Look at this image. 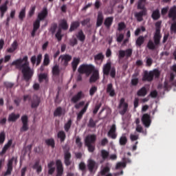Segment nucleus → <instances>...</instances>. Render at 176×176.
<instances>
[{
    "label": "nucleus",
    "mask_w": 176,
    "mask_h": 176,
    "mask_svg": "<svg viewBox=\"0 0 176 176\" xmlns=\"http://www.w3.org/2000/svg\"><path fill=\"white\" fill-rule=\"evenodd\" d=\"M160 76V72L157 69H154L153 71H150L149 72L148 71H145L144 72L142 80L151 82L153 80L154 76L155 77V78H158Z\"/></svg>",
    "instance_id": "20e7f679"
},
{
    "label": "nucleus",
    "mask_w": 176,
    "mask_h": 176,
    "mask_svg": "<svg viewBox=\"0 0 176 176\" xmlns=\"http://www.w3.org/2000/svg\"><path fill=\"white\" fill-rule=\"evenodd\" d=\"M153 63V60L151 58H146V66L151 67Z\"/></svg>",
    "instance_id": "338daca9"
},
{
    "label": "nucleus",
    "mask_w": 176,
    "mask_h": 176,
    "mask_svg": "<svg viewBox=\"0 0 176 176\" xmlns=\"http://www.w3.org/2000/svg\"><path fill=\"white\" fill-rule=\"evenodd\" d=\"M101 156L104 160H106V159H107V157H109V153L106 150H102Z\"/></svg>",
    "instance_id": "8fccbe9b"
},
{
    "label": "nucleus",
    "mask_w": 176,
    "mask_h": 176,
    "mask_svg": "<svg viewBox=\"0 0 176 176\" xmlns=\"http://www.w3.org/2000/svg\"><path fill=\"white\" fill-rule=\"evenodd\" d=\"M72 120H69L68 122L65 124L64 129H65V131H66V133H68L69 129H71V126H72Z\"/></svg>",
    "instance_id": "09e8293b"
},
{
    "label": "nucleus",
    "mask_w": 176,
    "mask_h": 176,
    "mask_svg": "<svg viewBox=\"0 0 176 176\" xmlns=\"http://www.w3.org/2000/svg\"><path fill=\"white\" fill-rule=\"evenodd\" d=\"M78 44V41L76 38H72L69 41V45L72 47Z\"/></svg>",
    "instance_id": "052dcab7"
},
{
    "label": "nucleus",
    "mask_w": 176,
    "mask_h": 176,
    "mask_svg": "<svg viewBox=\"0 0 176 176\" xmlns=\"http://www.w3.org/2000/svg\"><path fill=\"white\" fill-rule=\"evenodd\" d=\"M97 122L98 121H94V119L91 118L87 124V127H89L90 129H95V127H96Z\"/></svg>",
    "instance_id": "ea45409f"
},
{
    "label": "nucleus",
    "mask_w": 176,
    "mask_h": 176,
    "mask_svg": "<svg viewBox=\"0 0 176 176\" xmlns=\"http://www.w3.org/2000/svg\"><path fill=\"white\" fill-rule=\"evenodd\" d=\"M97 90H98L97 87L93 86V87L90 89V90H89V95H90L91 96H93L94 95V94L97 91Z\"/></svg>",
    "instance_id": "13d9d810"
},
{
    "label": "nucleus",
    "mask_w": 176,
    "mask_h": 176,
    "mask_svg": "<svg viewBox=\"0 0 176 176\" xmlns=\"http://www.w3.org/2000/svg\"><path fill=\"white\" fill-rule=\"evenodd\" d=\"M84 96H85V94L82 91H80L72 98V102L76 104Z\"/></svg>",
    "instance_id": "6ab92c4d"
},
{
    "label": "nucleus",
    "mask_w": 176,
    "mask_h": 176,
    "mask_svg": "<svg viewBox=\"0 0 176 176\" xmlns=\"http://www.w3.org/2000/svg\"><path fill=\"white\" fill-rule=\"evenodd\" d=\"M32 168L34 170H36L37 173H41L42 171V167L39 165V161H36L35 164L33 165Z\"/></svg>",
    "instance_id": "4c0bfd02"
},
{
    "label": "nucleus",
    "mask_w": 176,
    "mask_h": 176,
    "mask_svg": "<svg viewBox=\"0 0 176 176\" xmlns=\"http://www.w3.org/2000/svg\"><path fill=\"white\" fill-rule=\"evenodd\" d=\"M147 15V10H142L135 14L137 21L141 22L143 21V16Z\"/></svg>",
    "instance_id": "aec40b11"
},
{
    "label": "nucleus",
    "mask_w": 176,
    "mask_h": 176,
    "mask_svg": "<svg viewBox=\"0 0 176 176\" xmlns=\"http://www.w3.org/2000/svg\"><path fill=\"white\" fill-rule=\"evenodd\" d=\"M101 105H102V104H101V103H99V104H96V105L95 106V108H94V111H93V113H94V114H96V113H97V112H98V110L100 109Z\"/></svg>",
    "instance_id": "774afa93"
},
{
    "label": "nucleus",
    "mask_w": 176,
    "mask_h": 176,
    "mask_svg": "<svg viewBox=\"0 0 176 176\" xmlns=\"http://www.w3.org/2000/svg\"><path fill=\"white\" fill-rule=\"evenodd\" d=\"M80 23L78 21H73L70 25L69 32H72L76 30L78 28H79Z\"/></svg>",
    "instance_id": "c85d7f7f"
},
{
    "label": "nucleus",
    "mask_w": 176,
    "mask_h": 176,
    "mask_svg": "<svg viewBox=\"0 0 176 176\" xmlns=\"http://www.w3.org/2000/svg\"><path fill=\"white\" fill-rule=\"evenodd\" d=\"M142 121L145 127H149L151 123V116L148 113L144 114L142 118Z\"/></svg>",
    "instance_id": "f8f14e48"
},
{
    "label": "nucleus",
    "mask_w": 176,
    "mask_h": 176,
    "mask_svg": "<svg viewBox=\"0 0 176 176\" xmlns=\"http://www.w3.org/2000/svg\"><path fill=\"white\" fill-rule=\"evenodd\" d=\"M151 17L155 21H157V20L160 19V18L161 17V14H160V10L157 9V10H154L153 12Z\"/></svg>",
    "instance_id": "f704fd0d"
},
{
    "label": "nucleus",
    "mask_w": 176,
    "mask_h": 176,
    "mask_svg": "<svg viewBox=\"0 0 176 176\" xmlns=\"http://www.w3.org/2000/svg\"><path fill=\"white\" fill-rule=\"evenodd\" d=\"M11 65H15L16 68L22 70L24 79L28 81L33 76V71L30 67L28 57L25 56L23 58H19L11 63Z\"/></svg>",
    "instance_id": "f257e3e1"
},
{
    "label": "nucleus",
    "mask_w": 176,
    "mask_h": 176,
    "mask_svg": "<svg viewBox=\"0 0 176 176\" xmlns=\"http://www.w3.org/2000/svg\"><path fill=\"white\" fill-rule=\"evenodd\" d=\"M144 38L143 36H140L138 38L136 41V45L138 47H141L142 45L144 43Z\"/></svg>",
    "instance_id": "a18cd8bd"
},
{
    "label": "nucleus",
    "mask_w": 176,
    "mask_h": 176,
    "mask_svg": "<svg viewBox=\"0 0 176 176\" xmlns=\"http://www.w3.org/2000/svg\"><path fill=\"white\" fill-rule=\"evenodd\" d=\"M3 85L7 89H11L14 86V83L9 82H4Z\"/></svg>",
    "instance_id": "e2e57ef3"
},
{
    "label": "nucleus",
    "mask_w": 176,
    "mask_h": 176,
    "mask_svg": "<svg viewBox=\"0 0 176 176\" xmlns=\"http://www.w3.org/2000/svg\"><path fill=\"white\" fill-rule=\"evenodd\" d=\"M111 63L107 62L103 67V74L104 75L109 76L110 71L111 70Z\"/></svg>",
    "instance_id": "4be33fe9"
},
{
    "label": "nucleus",
    "mask_w": 176,
    "mask_h": 176,
    "mask_svg": "<svg viewBox=\"0 0 176 176\" xmlns=\"http://www.w3.org/2000/svg\"><path fill=\"white\" fill-rule=\"evenodd\" d=\"M110 172V168L109 166H104L101 170H100V175L102 176H120L122 175L124 172L123 170H121L120 173H109Z\"/></svg>",
    "instance_id": "423d86ee"
},
{
    "label": "nucleus",
    "mask_w": 176,
    "mask_h": 176,
    "mask_svg": "<svg viewBox=\"0 0 176 176\" xmlns=\"http://www.w3.org/2000/svg\"><path fill=\"white\" fill-rule=\"evenodd\" d=\"M87 168L90 174L94 175L98 168V164L94 160H89L87 162Z\"/></svg>",
    "instance_id": "39448f33"
},
{
    "label": "nucleus",
    "mask_w": 176,
    "mask_h": 176,
    "mask_svg": "<svg viewBox=\"0 0 176 176\" xmlns=\"http://www.w3.org/2000/svg\"><path fill=\"white\" fill-rule=\"evenodd\" d=\"M113 22V17H107L105 21H104V25L107 27V29H109L110 27L111 26L112 23Z\"/></svg>",
    "instance_id": "473e14b6"
},
{
    "label": "nucleus",
    "mask_w": 176,
    "mask_h": 176,
    "mask_svg": "<svg viewBox=\"0 0 176 176\" xmlns=\"http://www.w3.org/2000/svg\"><path fill=\"white\" fill-rule=\"evenodd\" d=\"M41 60H42V54H38L37 57L36 56H33L30 58V61L33 65H34L36 62V66H38L40 65V63H41Z\"/></svg>",
    "instance_id": "f3484780"
},
{
    "label": "nucleus",
    "mask_w": 176,
    "mask_h": 176,
    "mask_svg": "<svg viewBox=\"0 0 176 176\" xmlns=\"http://www.w3.org/2000/svg\"><path fill=\"white\" fill-rule=\"evenodd\" d=\"M8 11V6L1 5L0 6L1 18L4 16L5 13Z\"/></svg>",
    "instance_id": "c03bdc74"
},
{
    "label": "nucleus",
    "mask_w": 176,
    "mask_h": 176,
    "mask_svg": "<svg viewBox=\"0 0 176 176\" xmlns=\"http://www.w3.org/2000/svg\"><path fill=\"white\" fill-rule=\"evenodd\" d=\"M138 9L142 10H146V8H145V3L142 1H138Z\"/></svg>",
    "instance_id": "603ef678"
},
{
    "label": "nucleus",
    "mask_w": 176,
    "mask_h": 176,
    "mask_svg": "<svg viewBox=\"0 0 176 176\" xmlns=\"http://www.w3.org/2000/svg\"><path fill=\"white\" fill-rule=\"evenodd\" d=\"M107 93L109 94L111 97H113L116 95V91L113 89L112 83H109L107 85Z\"/></svg>",
    "instance_id": "5701e85b"
},
{
    "label": "nucleus",
    "mask_w": 176,
    "mask_h": 176,
    "mask_svg": "<svg viewBox=\"0 0 176 176\" xmlns=\"http://www.w3.org/2000/svg\"><path fill=\"white\" fill-rule=\"evenodd\" d=\"M85 101H80L79 103H76L74 106V107L76 109H80L81 107L84 106L85 105Z\"/></svg>",
    "instance_id": "0e129e2a"
},
{
    "label": "nucleus",
    "mask_w": 176,
    "mask_h": 176,
    "mask_svg": "<svg viewBox=\"0 0 176 176\" xmlns=\"http://www.w3.org/2000/svg\"><path fill=\"white\" fill-rule=\"evenodd\" d=\"M161 25H162V21H158L155 23L156 32L153 37L154 43L153 41L150 40L147 44L148 48L151 50H155L156 46H158L160 44V41L162 38Z\"/></svg>",
    "instance_id": "f03ea898"
},
{
    "label": "nucleus",
    "mask_w": 176,
    "mask_h": 176,
    "mask_svg": "<svg viewBox=\"0 0 176 176\" xmlns=\"http://www.w3.org/2000/svg\"><path fill=\"white\" fill-rule=\"evenodd\" d=\"M56 167H57V175L56 176H62L63 174V166L60 160H57L56 162Z\"/></svg>",
    "instance_id": "4468645a"
},
{
    "label": "nucleus",
    "mask_w": 176,
    "mask_h": 176,
    "mask_svg": "<svg viewBox=\"0 0 176 176\" xmlns=\"http://www.w3.org/2000/svg\"><path fill=\"white\" fill-rule=\"evenodd\" d=\"M14 160V157H12V159L9 160L8 165H7V170L4 173V176L11 175V173H12V170H13L12 163H13Z\"/></svg>",
    "instance_id": "ddd939ff"
},
{
    "label": "nucleus",
    "mask_w": 176,
    "mask_h": 176,
    "mask_svg": "<svg viewBox=\"0 0 176 176\" xmlns=\"http://www.w3.org/2000/svg\"><path fill=\"white\" fill-rule=\"evenodd\" d=\"M124 28H126V25L124 24V23L121 22L118 24V30L119 31H122L123 30Z\"/></svg>",
    "instance_id": "69168bd1"
},
{
    "label": "nucleus",
    "mask_w": 176,
    "mask_h": 176,
    "mask_svg": "<svg viewBox=\"0 0 176 176\" xmlns=\"http://www.w3.org/2000/svg\"><path fill=\"white\" fill-rule=\"evenodd\" d=\"M72 154L69 151H65L64 152V163L65 164V166H67V167H68V166H70V164H72Z\"/></svg>",
    "instance_id": "1a4fd4ad"
},
{
    "label": "nucleus",
    "mask_w": 176,
    "mask_h": 176,
    "mask_svg": "<svg viewBox=\"0 0 176 176\" xmlns=\"http://www.w3.org/2000/svg\"><path fill=\"white\" fill-rule=\"evenodd\" d=\"M45 144L48 146H51L52 148H54L55 146V141L53 138H50V139H47L45 140Z\"/></svg>",
    "instance_id": "79ce46f5"
},
{
    "label": "nucleus",
    "mask_w": 176,
    "mask_h": 176,
    "mask_svg": "<svg viewBox=\"0 0 176 176\" xmlns=\"http://www.w3.org/2000/svg\"><path fill=\"white\" fill-rule=\"evenodd\" d=\"M168 17L173 21L176 20V6H173L170 8L168 14Z\"/></svg>",
    "instance_id": "cd10ccee"
},
{
    "label": "nucleus",
    "mask_w": 176,
    "mask_h": 176,
    "mask_svg": "<svg viewBox=\"0 0 176 176\" xmlns=\"http://www.w3.org/2000/svg\"><path fill=\"white\" fill-rule=\"evenodd\" d=\"M58 138H59L60 142H64L65 141L66 135L63 131H60L57 134Z\"/></svg>",
    "instance_id": "e433bc0d"
},
{
    "label": "nucleus",
    "mask_w": 176,
    "mask_h": 176,
    "mask_svg": "<svg viewBox=\"0 0 176 176\" xmlns=\"http://www.w3.org/2000/svg\"><path fill=\"white\" fill-rule=\"evenodd\" d=\"M80 59L79 58L74 57L73 61L72 62V67L73 71L75 72L77 69L78 64L80 63Z\"/></svg>",
    "instance_id": "7c9ffc66"
},
{
    "label": "nucleus",
    "mask_w": 176,
    "mask_h": 176,
    "mask_svg": "<svg viewBox=\"0 0 176 176\" xmlns=\"http://www.w3.org/2000/svg\"><path fill=\"white\" fill-rule=\"evenodd\" d=\"M23 126L21 128V131H28V118L26 115L21 117Z\"/></svg>",
    "instance_id": "9b49d317"
},
{
    "label": "nucleus",
    "mask_w": 176,
    "mask_h": 176,
    "mask_svg": "<svg viewBox=\"0 0 176 176\" xmlns=\"http://www.w3.org/2000/svg\"><path fill=\"white\" fill-rule=\"evenodd\" d=\"M104 59V56L102 52L94 56V61L98 65H100L102 63Z\"/></svg>",
    "instance_id": "dca6fc26"
},
{
    "label": "nucleus",
    "mask_w": 176,
    "mask_h": 176,
    "mask_svg": "<svg viewBox=\"0 0 176 176\" xmlns=\"http://www.w3.org/2000/svg\"><path fill=\"white\" fill-rule=\"evenodd\" d=\"M89 105V102H87L83 109L78 113L77 116V120H80L82 119L83 114L87 111L88 107Z\"/></svg>",
    "instance_id": "b1692460"
},
{
    "label": "nucleus",
    "mask_w": 176,
    "mask_h": 176,
    "mask_svg": "<svg viewBox=\"0 0 176 176\" xmlns=\"http://www.w3.org/2000/svg\"><path fill=\"white\" fill-rule=\"evenodd\" d=\"M96 138V135L94 134L88 135L85 140V145H95Z\"/></svg>",
    "instance_id": "6e6552de"
},
{
    "label": "nucleus",
    "mask_w": 176,
    "mask_h": 176,
    "mask_svg": "<svg viewBox=\"0 0 176 176\" xmlns=\"http://www.w3.org/2000/svg\"><path fill=\"white\" fill-rule=\"evenodd\" d=\"M138 96H145L147 94V89L145 87H143L137 93Z\"/></svg>",
    "instance_id": "58836bf2"
},
{
    "label": "nucleus",
    "mask_w": 176,
    "mask_h": 176,
    "mask_svg": "<svg viewBox=\"0 0 176 176\" xmlns=\"http://www.w3.org/2000/svg\"><path fill=\"white\" fill-rule=\"evenodd\" d=\"M133 50L132 49H127L126 50H120L118 58L119 59H122L125 56L126 58H130L132 56Z\"/></svg>",
    "instance_id": "0eeeda50"
},
{
    "label": "nucleus",
    "mask_w": 176,
    "mask_h": 176,
    "mask_svg": "<svg viewBox=\"0 0 176 176\" xmlns=\"http://www.w3.org/2000/svg\"><path fill=\"white\" fill-rule=\"evenodd\" d=\"M108 137L112 138V140H116L117 138V133H116V124H113L108 132Z\"/></svg>",
    "instance_id": "2eb2a0df"
},
{
    "label": "nucleus",
    "mask_w": 176,
    "mask_h": 176,
    "mask_svg": "<svg viewBox=\"0 0 176 176\" xmlns=\"http://www.w3.org/2000/svg\"><path fill=\"white\" fill-rule=\"evenodd\" d=\"M95 67L93 65H87V64H83L81 65L78 72H79V75L77 77L78 81H81L82 78L81 74H86L87 76H89L94 70Z\"/></svg>",
    "instance_id": "7ed1b4c3"
},
{
    "label": "nucleus",
    "mask_w": 176,
    "mask_h": 176,
    "mask_svg": "<svg viewBox=\"0 0 176 176\" xmlns=\"http://www.w3.org/2000/svg\"><path fill=\"white\" fill-rule=\"evenodd\" d=\"M59 26L64 30H67L69 28V25L67 24V22L66 20L63 19L61 21Z\"/></svg>",
    "instance_id": "37998d69"
},
{
    "label": "nucleus",
    "mask_w": 176,
    "mask_h": 176,
    "mask_svg": "<svg viewBox=\"0 0 176 176\" xmlns=\"http://www.w3.org/2000/svg\"><path fill=\"white\" fill-rule=\"evenodd\" d=\"M6 140V133L4 131L0 133V145H2Z\"/></svg>",
    "instance_id": "3c124183"
},
{
    "label": "nucleus",
    "mask_w": 176,
    "mask_h": 176,
    "mask_svg": "<svg viewBox=\"0 0 176 176\" xmlns=\"http://www.w3.org/2000/svg\"><path fill=\"white\" fill-rule=\"evenodd\" d=\"M79 169L81 170L82 172H84L86 170V165L84 162H80L79 164Z\"/></svg>",
    "instance_id": "680f3d73"
},
{
    "label": "nucleus",
    "mask_w": 176,
    "mask_h": 176,
    "mask_svg": "<svg viewBox=\"0 0 176 176\" xmlns=\"http://www.w3.org/2000/svg\"><path fill=\"white\" fill-rule=\"evenodd\" d=\"M12 143V140H10L6 144L4 145L3 148H2L1 152L0 153V155L2 156V155H5L6 151H8V148L11 146Z\"/></svg>",
    "instance_id": "72a5a7b5"
},
{
    "label": "nucleus",
    "mask_w": 176,
    "mask_h": 176,
    "mask_svg": "<svg viewBox=\"0 0 176 176\" xmlns=\"http://www.w3.org/2000/svg\"><path fill=\"white\" fill-rule=\"evenodd\" d=\"M93 72H94V73L89 78L90 83L96 82L100 78L98 71L95 70V69H94V70Z\"/></svg>",
    "instance_id": "412c9836"
},
{
    "label": "nucleus",
    "mask_w": 176,
    "mask_h": 176,
    "mask_svg": "<svg viewBox=\"0 0 176 176\" xmlns=\"http://www.w3.org/2000/svg\"><path fill=\"white\" fill-rule=\"evenodd\" d=\"M104 20V16L102 12H99L97 18L96 26L100 27L102 25Z\"/></svg>",
    "instance_id": "2f4dec72"
},
{
    "label": "nucleus",
    "mask_w": 176,
    "mask_h": 176,
    "mask_svg": "<svg viewBox=\"0 0 176 176\" xmlns=\"http://www.w3.org/2000/svg\"><path fill=\"white\" fill-rule=\"evenodd\" d=\"M72 59V56L69 54L60 55L59 60H61L64 66H67L68 63Z\"/></svg>",
    "instance_id": "9d476101"
},
{
    "label": "nucleus",
    "mask_w": 176,
    "mask_h": 176,
    "mask_svg": "<svg viewBox=\"0 0 176 176\" xmlns=\"http://www.w3.org/2000/svg\"><path fill=\"white\" fill-rule=\"evenodd\" d=\"M50 63V56L47 54H45L44 56V59H43V65L48 66Z\"/></svg>",
    "instance_id": "49530a36"
},
{
    "label": "nucleus",
    "mask_w": 176,
    "mask_h": 176,
    "mask_svg": "<svg viewBox=\"0 0 176 176\" xmlns=\"http://www.w3.org/2000/svg\"><path fill=\"white\" fill-rule=\"evenodd\" d=\"M41 102V99L37 96H34L33 98L31 101V107L32 109H36L39 106V104Z\"/></svg>",
    "instance_id": "a211bd4d"
},
{
    "label": "nucleus",
    "mask_w": 176,
    "mask_h": 176,
    "mask_svg": "<svg viewBox=\"0 0 176 176\" xmlns=\"http://www.w3.org/2000/svg\"><path fill=\"white\" fill-rule=\"evenodd\" d=\"M25 16V9H22L19 13V18L20 20L23 21Z\"/></svg>",
    "instance_id": "864d4df0"
},
{
    "label": "nucleus",
    "mask_w": 176,
    "mask_h": 176,
    "mask_svg": "<svg viewBox=\"0 0 176 176\" xmlns=\"http://www.w3.org/2000/svg\"><path fill=\"white\" fill-rule=\"evenodd\" d=\"M88 148L89 152L93 153L95 151V145L94 144H85Z\"/></svg>",
    "instance_id": "bf43d9fd"
},
{
    "label": "nucleus",
    "mask_w": 176,
    "mask_h": 176,
    "mask_svg": "<svg viewBox=\"0 0 176 176\" xmlns=\"http://www.w3.org/2000/svg\"><path fill=\"white\" fill-rule=\"evenodd\" d=\"M76 37L77 38L81 41V42H84L85 38H86V36L83 33V31L82 30H80L78 34H76Z\"/></svg>",
    "instance_id": "c9c22d12"
},
{
    "label": "nucleus",
    "mask_w": 176,
    "mask_h": 176,
    "mask_svg": "<svg viewBox=\"0 0 176 176\" xmlns=\"http://www.w3.org/2000/svg\"><path fill=\"white\" fill-rule=\"evenodd\" d=\"M43 80H45L46 82H48L49 79H48L47 74H39V76H38L39 82H42Z\"/></svg>",
    "instance_id": "a19ab883"
},
{
    "label": "nucleus",
    "mask_w": 176,
    "mask_h": 176,
    "mask_svg": "<svg viewBox=\"0 0 176 176\" xmlns=\"http://www.w3.org/2000/svg\"><path fill=\"white\" fill-rule=\"evenodd\" d=\"M19 117L20 115L19 113L15 114L14 113H12L11 114L9 115L8 120V122H14L16 121L18 118H19Z\"/></svg>",
    "instance_id": "c756f323"
},
{
    "label": "nucleus",
    "mask_w": 176,
    "mask_h": 176,
    "mask_svg": "<svg viewBox=\"0 0 176 176\" xmlns=\"http://www.w3.org/2000/svg\"><path fill=\"white\" fill-rule=\"evenodd\" d=\"M57 28H58V25H57L56 23L52 24L51 28L50 29V32H51L52 34H54L55 33L56 30L57 29Z\"/></svg>",
    "instance_id": "5fc2aeb1"
},
{
    "label": "nucleus",
    "mask_w": 176,
    "mask_h": 176,
    "mask_svg": "<svg viewBox=\"0 0 176 176\" xmlns=\"http://www.w3.org/2000/svg\"><path fill=\"white\" fill-rule=\"evenodd\" d=\"M47 14H48V12L47 8H43L42 12L38 14V20L39 21L44 20L47 16Z\"/></svg>",
    "instance_id": "393cba45"
},
{
    "label": "nucleus",
    "mask_w": 176,
    "mask_h": 176,
    "mask_svg": "<svg viewBox=\"0 0 176 176\" xmlns=\"http://www.w3.org/2000/svg\"><path fill=\"white\" fill-rule=\"evenodd\" d=\"M128 142L127 137L126 133H123L122 136L120 138L119 143L121 146H125Z\"/></svg>",
    "instance_id": "a878e982"
},
{
    "label": "nucleus",
    "mask_w": 176,
    "mask_h": 176,
    "mask_svg": "<svg viewBox=\"0 0 176 176\" xmlns=\"http://www.w3.org/2000/svg\"><path fill=\"white\" fill-rule=\"evenodd\" d=\"M65 110L62 109V107H58L56 109L54 112V117H60L62 115H65Z\"/></svg>",
    "instance_id": "bb28decb"
},
{
    "label": "nucleus",
    "mask_w": 176,
    "mask_h": 176,
    "mask_svg": "<svg viewBox=\"0 0 176 176\" xmlns=\"http://www.w3.org/2000/svg\"><path fill=\"white\" fill-rule=\"evenodd\" d=\"M40 28V21L37 19L33 24V30L37 31V30Z\"/></svg>",
    "instance_id": "4d7b16f0"
},
{
    "label": "nucleus",
    "mask_w": 176,
    "mask_h": 176,
    "mask_svg": "<svg viewBox=\"0 0 176 176\" xmlns=\"http://www.w3.org/2000/svg\"><path fill=\"white\" fill-rule=\"evenodd\" d=\"M52 74L54 76H58L60 74V70H59V67L56 65L54 66V67L52 68Z\"/></svg>",
    "instance_id": "de8ad7c7"
},
{
    "label": "nucleus",
    "mask_w": 176,
    "mask_h": 176,
    "mask_svg": "<svg viewBox=\"0 0 176 176\" xmlns=\"http://www.w3.org/2000/svg\"><path fill=\"white\" fill-rule=\"evenodd\" d=\"M128 107H129L128 104H124V106H123V109L120 111V113L122 116H124L126 113L128 109Z\"/></svg>",
    "instance_id": "6e6d98bb"
}]
</instances>
